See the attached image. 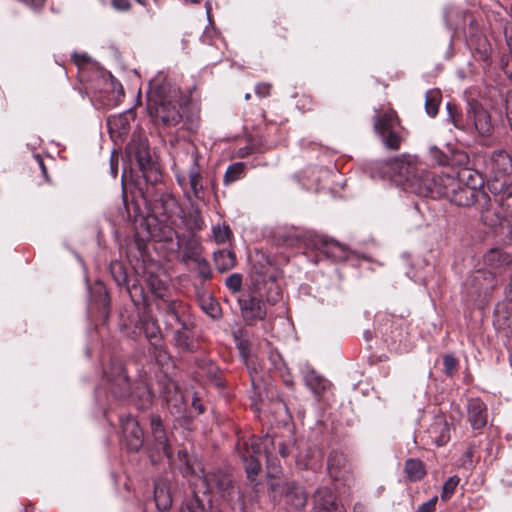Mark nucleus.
<instances>
[{
  "instance_id": "27",
  "label": "nucleus",
  "mask_w": 512,
  "mask_h": 512,
  "mask_svg": "<svg viewBox=\"0 0 512 512\" xmlns=\"http://www.w3.org/2000/svg\"><path fill=\"white\" fill-rule=\"evenodd\" d=\"M195 329L188 331H173L172 344L183 353H194L197 350Z\"/></svg>"
},
{
  "instance_id": "30",
  "label": "nucleus",
  "mask_w": 512,
  "mask_h": 512,
  "mask_svg": "<svg viewBox=\"0 0 512 512\" xmlns=\"http://www.w3.org/2000/svg\"><path fill=\"white\" fill-rule=\"evenodd\" d=\"M455 179L461 182L462 186L471 190H482L485 183L481 173L469 168L461 169Z\"/></svg>"
},
{
  "instance_id": "52",
  "label": "nucleus",
  "mask_w": 512,
  "mask_h": 512,
  "mask_svg": "<svg viewBox=\"0 0 512 512\" xmlns=\"http://www.w3.org/2000/svg\"><path fill=\"white\" fill-rule=\"evenodd\" d=\"M475 51L479 54V57L483 61H487L490 57V45L486 37L479 36L477 43L475 44Z\"/></svg>"
},
{
  "instance_id": "35",
  "label": "nucleus",
  "mask_w": 512,
  "mask_h": 512,
  "mask_svg": "<svg viewBox=\"0 0 512 512\" xmlns=\"http://www.w3.org/2000/svg\"><path fill=\"white\" fill-rule=\"evenodd\" d=\"M183 222L188 233H195L203 228L204 220L197 205L192 204L190 206L188 212L183 217Z\"/></svg>"
},
{
  "instance_id": "50",
  "label": "nucleus",
  "mask_w": 512,
  "mask_h": 512,
  "mask_svg": "<svg viewBox=\"0 0 512 512\" xmlns=\"http://www.w3.org/2000/svg\"><path fill=\"white\" fill-rule=\"evenodd\" d=\"M193 262L196 264L197 273L202 280L206 281L212 277L210 265L205 258L200 256L198 259L193 260Z\"/></svg>"
},
{
  "instance_id": "37",
  "label": "nucleus",
  "mask_w": 512,
  "mask_h": 512,
  "mask_svg": "<svg viewBox=\"0 0 512 512\" xmlns=\"http://www.w3.org/2000/svg\"><path fill=\"white\" fill-rule=\"evenodd\" d=\"M306 385L317 396L322 395L330 386V382L324 377L318 375L315 371H309L304 377Z\"/></svg>"
},
{
  "instance_id": "62",
  "label": "nucleus",
  "mask_w": 512,
  "mask_h": 512,
  "mask_svg": "<svg viewBox=\"0 0 512 512\" xmlns=\"http://www.w3.org/2000/svg\"><path fill=\"white\" fill-rule=\"evenodd\" d=\"M501 209L503 210V216L500 215V213L497 214V217L498 219H500L499 221V225L504 229V228H507V222H505V220H507V214L508 213H512L511 209H506V207H502L501 206ZM510 217H512V214H510Z\"/></svg>"
},
{
  "instance_id": "12",
  "label": "nucleus",
  "mask_w": 512,
  "mask_h": 512,
  "mask_svg": "<svg viewBox=\"0 0 512 512\" xmlns=\"http://www.w3.org/2000/svg\"><path fill=\"white\" fill-rule=\"evenodd\" d=\"M159 313L166 317V330L188 331L196 328L195 323L188 313V307L181 301L161 302L158 305Z\"/></svg>"
},
{
  "instance_id": "31",
  "label": "nucleus",
  "mask_w": 512,
  "mask_h": 512,
  "mask_svg": "<svg viewBox=\"0 0 512 512\" xmlns=\"http://www.w3.org/2000/svg\"><path fill=\"white\" fill-rule=\"evenodd\" d=\"M137 327L145 334L150 344L152 342H161V330L156 319L144 315L139 319Z\"/></svg>"
},
{
  "instance_id": "47",
  "label": "nucleus",
  "mask_w": 512,
  "mask_h": 512,
  "mask_svg": "<svg viewBox=\"0 0 512 512\" xmlns=\"http://www.w3.org/2000/svg\"><path fill=\"white\" fill-rule=\"evenodd\" d=\"M428 155L432 162L440 166L450 165V154L445 153L436 146L429 147Z\"/></svg>"
},
{
  "instance_id": "57",
  "label": "nucleus",
  "mask_w": 512,
  "mask_h": 512,
  "mask_svg": "<svg viewBox=\"0 0 512 512\" xmlns=\"http://www.w3.org/2000/svg\"><path fill=\"white\" fill-rule=\"evenodd\" d=\"M270 84L268 83H259L255 86V94L260 98H265L270 94Z\"/></svg>"
},
{
  "instance_id": "46",
  "label": "nucleus",
  "mask_w": 512,
  "mask_h": 512,
  "mask_svg": "<svg viewBox=\"0 0 512 512\" xmlns=\"http://www.w3.org/2000/svg\"><path fill=\"white\" fill-rule=\"evenodd\" d=\"M111 275L118 286H123L127 283V273L124 265L119 261L111 262L110 264Z\"/></svg>"
},
{
  "instance_id": "29",
  "label": "nucleus",
  "mask_w": 512,
  "mask_h": 512,
  "mask_svg": "<svg viewBox=\"0 0 512 512\" xmlns=\"http://www.w3.org/2000/svg\"><path fill=\"white\" fill-rule=\"evenodd\" d=\"M347 468V458L344 453L333 450L328 457L327 470L333 480H339L344 476Z\"/></svg>"
},
{
  "instance_id": "59",
  "label": "nucleus",
  "mask_w": 512,
  "mask_h": 512,
  "mask_svg": "<svg viewBox=\"0 0 512 512\" xmlns=\"http://www.w3.org/2000/svg\"><path fill=\"white\" fill-rule=\"evenodd\" d=\"M72 59L74 63L78 66L85 65L90 61V57L87 54L74 53Z\"/></svg>"
},
{
  "instance_id": "7",
  "label": "nucleus",
  "mask_w": 512,
  "mask_h": 512,
  "mask_svg": "<svg viewBox=\"0 0 512 512\" xmlns=\"http://www.w3.org/2000/svg\"><path fill=\"white\" fill-rule=\"evenodd\" d=\"M149 424L150 431L145 449L151 463L154 465L158 464L163 458L172 460L173 449L171 440L161 416L154 413L150 414Z\"/></svg>"
},
{
  "instance_id": "53",
  "label": "nucleus",
  "mask_w": 512,
  "mask_h": 512,
  "mask_svg": "<svg viewBox=\"0 0 512 512\" xmlns=\"http://www.w3.org/2000/svg\"><path fill=\"white\" fill-rule=\"evenodd\" d=\"M243 277L239 273H233L226 278V287L233 293H240L242 289Z\"/></svg>"
},
{
  "instance_id": "10",
  "label": "nucleus",
  "mask_w": 512,
  "mask_h": 512,
  "mask_svg": "<svg viewBox=\"0 0 512 512\" xmlns=\"http://www.w3.org/2000/svg\"><path fill=\"white\" fill-rule=\"evenodd\" d=\"M109 397L115 403H124L131 396V385L123 363L112 360L105 371Z\"/></svg>"
},
{
  "instance_id": "11",
  "label": "nucleus",
  "mask_w": 512,
  "mask_h": 512,
  "mask_svg": "<svg viewBox=\"0 0 512 512\" xmlns=\"http://www.w3.org/2000/svg\"><path fill=\"white\" fill-rule=\"evenodd\" d=\"M400 126V119L397 112L389 109L374 118V130L381 137L386 148L397 151L400 149L402 137L397 131Z\"/></svg>"
},
{
  "instance_id": "22",
  "label": "nucleus",
  "mask_w": 512,
  "mask_h": 512,
  "mask_svg": "<svg viewBox=\"0 0 512 512\" xmlns=\"http://www.w3.org/2000/svg\"><path fill=\"white\" fill-rule=\"evenodd\" d=\"M203 482L206 489L212 491L218 490L222 495H229L233 489V479L230 474L222 470L208 473L204 476Z\"/></svg>"
},
{
  "instance_id": "5",
  "label": "nucleus",
  "mask_w": 512,
  "mask_h": 512,
  "mask_svg": "<svg viewBox=\"0 0 512 512\" xmlns=\"http://www.w3.org/2000/svg\"><path fill=\"white\" fill-rule=\"evenodd\" d=\"M484 262L488 269L478 270L473 276L475 285L487 294L497 285L496 277H508L512 287V255L498 248L490 249L484 256Z\"/></svg>"
},
{
  "instance_id": "34",
  "label": "nucleus",
  "mask_w": 512,
  "mask_h": 512,
  "mask_svg": "<svg viewBox=\"0 0 512 512\" xmlns=\"http://www.w3.org/2000/svg\"><path fill=\"white\" fill-rule=\"evenodd\" d=\"M147 285L149 290L155 296L156 308L161 302H177L178 300L170 299L167 297V288L165 287L162 280L157 276H149L147 279Z\"/></svg>"
},
{
  "instance_id": "39",
  "label": "nucleus",
  "mask_w": 512,
  "mask_h": 512,
  "mask_svg": "<svg viewBox=\"0 0 512 512\" xmlns=\"http://www.w3.org/2000/svg\"><path fill=\"white\" fill-rule=\"evenodd\" d=\"M246 166L242 162H236L228 166L223 177V184L229 186L241 180L245 176Z\"/></svg>"
},
{
  "instance_id": "60",
  "label": "nucleus",
  "mask_w": 512,
  "mask_h": 512,
  "mask_svg": "<svg viewBox=\"0 0 512 512\" xmlns=\"http://www.w3.org/2000/svg\"><path fill=\"white\" fill-rule=\"evenodd\" d=\"M475 451H476V445L475 444H469V446L467 447L466 451L463 454L464 462L465 463L466 462H470V463L473 462Z\"/></svg>"
},
{
  "instance_id": "56",
  "label": "nucleus",
  "mask_w": 512,
  "mask_h": 512,
  "mask_svg": "<svg viewBox=\"0 0 512 512\" xmlns=\"http://www.w3.org/2000/svg\"><path fill=\"white\" fill-rule=\"evenodd\" d=\"M438 502V497L434 496L430 500H428L425 503H422L416 512H435L436 511V505Z\"/></svg>"
},
{
  "instance_id": "26",
  "label": "nucleus",
  "mask_w": 512,
  "mask_h": 512,
  "mask_svg": "<svg viewBox=\"0 0 512 512\" xmlns=\"http://www.w3.org/2000/svg\"><path fill=\"white\" fill-rule=\"evenodd\" d=\"M188 177L193 196L196 199H201L204 186L202 182V174L199 166V157L197 152L192 153V165L189 168Z\"/></svg>"
},
{
  "instance_id": "23",
  "label": "nucleus",
  "mask_w": 512,
  "mask_h": 512,
  "mask_svg": "<svg viewBox=\"0 0 512 512\" xmlns=\"http://www.w3.org/2000/svg\"><path fill=\"white\" fill-rule=\"evenodd\" d=\"M154 400V393L151 386L144 380L138 382L128 401H130L137 409L147 410L151 407Z\"/></svg>"
},
{
  "instance_id": "6",
  "label": "nucleus",
  "mask_w": 512,
  "mask_h": 512,
  "mask_svg": "<svg viewBox=\"0 0 512 512\" xmlns=\"http://www.w3.org/2000/svg\"><path fill=\"white\" fill-rule=\"evenodd\" d=\"M126 154L130 162H135L146 183H159L161 174L152 160L148 139L134 133L126 146Z\"/></svg>"
},
{
  "instance_id": "64",
  "label": "nucleus",
  "mask_w": 512,
  "mask_h": 512,
  "mask_svg": "<svg viewBox=\"0 0 512 512\" xmlns=\"http://www.w3.org/2000/svg\"><path fill=\"white\" fill-rule=\"evenodd\" d=\"M237 346L240 350V353L243 357H246L249 351V345L247 341L241 340L238 341Z\"/></svg>"
},
{
  "instance_id": "14",
  "label": "nucleus",
  "mask_w": 512,
  "mask_h": 512,
  "mask_svg": "<svg viewBox=\"0 0 512 512\" xmlns=\"http://www.w3.org/2000/svg\"><path fill=\"white\" fill-rule=\"evenodd\" d=\"M447 183L446 193L443 198L459 207H470L483 199L487 202L488 195L483 190H471L461 185L455 177L444 179Z\"/></svg>"
},
{
  "instance_id": "19",
  "label": "nucleus",
  "mask_w": 512,
  "mask_h": 512,
  "mask_svg": "<svg viewBox=\"0 0 512 512\" xmlns=\"http://www.w3.org/2000/svg\"><path fill=\"white\" fill-rule=\"evenodd\" d=\"M122 439L129 452H139L144 447V431L138 420L132 415L120 417Z\"/></svg>"
},
{
  "instance_id": "58",
  "label": "nucleus",
  "mask_w": 512,
  "mask_h": 512,
  "mask_svg": "<svg viewBox=\"0 0 512 512\" xmlns=\"http://www.w3.org/2000/svg\"><path fill=\"white\" fill-rule=\"evenodd\" d=\"M111 4L118 11H127L130 8L129 0H112Z\"/></svg>"
},
{
  "instance_id": "1",
  "label": "nucleus",
  "mask_w": 512,
  "mask_h": 512,
  "mask_svg": "<svg viewBox=\"0 0 512 512\" xmlns=\"http://www.w3.org/2000/svg\"><path fill=\"white\" fill-rule=\"evenodd\" d=\"M391 179L412 193L432 199L443 198L449 174L437 175L427 171L417 164L400 158H395L388 164Z\"/></svg>"
},
{
  "instance_id": "3",
  "label": "nucleus",
  "mask_w": 512,
  "mask_h": 512,
  "mask_svg": "<svg viewBox=\"0 0 512 512\" xmlns=\"http://www.w3.org/2000/svg\"><path fill=\"white\" fill-rule=\"evenodd\" d=\"M293 248L302 250L301 253L304 255L314 253L311 260L314 264H318L322 258L334 262L345 261L348 258L347 248L339 242L294 226L290 227V250Z\"/></svg>"
},
{
  "instance_id": "44",
  "label": "nucleus",
  "mask_w": 512,
  "mask_h": 512,
  "mask_svg": "<svg viewBox=\"0 0 512 512\" xmlns=\"http://www.w3.org/2000/svg\"><path fill=\"white\" fill-rule=\"evenodd\" d=\"M307 503V496L300 487L290 483V506L302 509Z\"/></svg>"
},
{
  "instance_id": "2",
  "label": "nucleus",
  "mask_w": 512,
  "mask_h": 512,
  "mask_svg": "<svg viewBox=\"0 0 512 512\" xmlns=\"http://www.w3.org/2000/svg\"><path fill=\"white\" fill-rule=\"evenodd\" d=\"M180 92L169 83L154 84L147 92V110L156 126L175 127L182 121Z\"/></svg>"
},
{
  "instance_id": "15",
  "label": "nucleus",
  "mask_w": 512,
  "mask_h": 512,
  "mask_svg": "<svg viewBox=\"0 0 512 512\" xmlns=\"http://www.w3.org/2000/svg\"><path fill=\"white\" fill-rule=\"evenodd\" d=\"M262 296V292L249 289L241 292L237 298L241 315L248 325H253L255 322L265 318L266 309L265 304L261 300Z\"/></svg>"
},
{
  "instance_id": "20",
  "label": "nucleus",
  "mask_w": 512,
  "mask_h": 512,
  "mask_svg": "<svg viewBox=\"0 0 512 512\" xmlns=\"http://www.w3.org/2000/svg\"><path fill=\"white\" fill-rule=\"evenodd\" d=\"M313 512H346L333 488L320 487L313 496Z\"/></svg>"
},
{
  "instance_id": "54",
  "label": "nucleus",
  "mask_w": 512,
  "mask_h": 512,
  "mask_svg": "<svg viewBox=\"0 0 512 512\" xmlns=\"http://www.w3.org/2000/svg\"><path fill=\"white\" fill-rule=\"evenodd\" d=\"M469 162V156L466 152L454 150L450 153V165H466Z\"/></svg>"
},
{
  "instance_id": "49",
  "label": "nucleus",
  "mask_w": 512,
  "mask_h": 512,
  "mask_svg": "<svg viewBox=\"0 0 512 512\" xmlns=\"http://www.w3.org/2000/svg\"><path fill=\"white\" fill-rule=\"evenodd\" d=\"M459 368V360L452 354L443 356V372L447 376L454 375Z\"/></svg>"
},
{
  "instance_id": "51",
  "label": "nucleus",
  "mask_w": 512,
  "mask_h": 512,
  "mask_svg": "<svg viewBox=\"0 0 512 512\" xmlns=\"http://www.w3.org/2000/svg\"><path fill=\"white\" fill-rule=\"evenodd\" d=\"M232 231L228 225H217L213 227V236L217 243H225L229 240Z\"/></svg>"
},
{
  "instance_id": "45",
  "label": "nucleus",
  "mask_w": 512,
  "mask_h": 512,
  "mask_svg": "<svg viewBox=\"0 0 512 512\" xmlns=\"http://www.w3.org/2000/svg\"><path fill=\"white\" fill-rule=\"evenodd\" d=\"M460 483V478L457 475L449 477L443 484L441 491V500L443 502L449 501L456 492V488Z\"/></svg>"
},
{
  "instance_id": "48",
  "label": "nucleus",
  "mask_w": 512,
  "mask_h": 512,
  "mask_svg": "<svg viewBox=\"0 0 512 512\" xmlns=\"http://www.w3.org/2000/svg\"><path fill=\"white\" fill-rule=\"evenodd\" d=\"M152 354L155 359V361L163 366L164 364H167L170 360V355L168 351L166 350L165 346L161 342H152Z\"/></svg>"
},
{
  "instance_id": "41",
  "label": "nucleus",
  "mask_w": 512,
  "mask_h": 512,
  "mask_svg": "<svg viewBox=\"0 0 512 512\" xmlns=\"http://www.w3.org/2000/svg\"><path fill=\"white\" fill-rule=\"evenodd\" d=\"M447 112L449 119L452 121L456 128L469 131L470 122L468 117H464L455 104L450 102L447 103Z\"/></svg>"
},
{
  "instance_id": "25",
  "label": "nucleus",
  "mask_w": 512,
  "mask_h": 512,
  "mask_svg": "<svg viewBox=\"0 0 512 512\" xmlns=\"http://www.w3.org/2000/svg\"><path fill=\"white\" fill-rule=\"evenodd\" d=\"M154 501L158 510L166 511L172 505L170 485L167 479L158 478L154 482Z\"/></svg>"
},
{
  "instance_id": "63",
  "label": "nucleus",
  "mask_w": 512,
  "mask_h": 512,
  "mask_svg": "<svg viewBox=\"0 0 512 512\" xmlns=\"http://www.w3.org/2000/svg\"><path fill=\"white\" fill-rule=\"evenodd\" d=\"M34 158H35L37 165H38L39 169L41 170L43 176L47 179L48 178L47 168L44 164L42 157L37 154L34 156Z\"/></svg>"
},
{
  "instance_id": "8",
  "label": "nucleus",
  "mask_w": 512,
  "mask_h": 512,
  "mask_svg": "<svg viewBox=\"0 0 512 512\" xmlns=\"http://www.w3.org/2000/svg\"><path fill=\"white\" fill-rule=\"evenodd\" d=\"M157 185L158 183H146L142 197L149 215L159 223H165L179 209V205L171 194L162 191Z\"/></svg>"
},
{
  "instance_id": "9",
  "label": "nucleus",
  "mask_w": 512,
  "mask_h": 512,
  "mask_svg": "<svg viewBox=\"0 0 512 512\" xmlns=\"http://www.w3.org/2000/svg\"><path fill=\"white\" fill-rule=\"evenodd\" d=\"M254 289L258 292L265 291L267 301L275 304L282 297V284L284 281V270L276 263L268 262L263 270H256L251 278Z\"/></svg>"
},
{
  "instance_id": "33",
  "label": "nucleus",
  "mask_w": 512,
  "mask_h": 512,
  "mask_svg": "<svg viewBox=\"0 0 512 512\" xmlns=\"http://www.w3.org/2000/svg\"><path fill=\"white\" fill-rule=\"evenodd\" d=\"M323 453L320 449L308 448L304 458H297L296 464L302 469H311L313 471L322 466Z\"/></svg>"
},
{
  "instance_id": "21",
  "label": "nucleus",
  "mask_w": 512,
  "mask_h": 512,
  "mask_svg": "<svg viewBox=\"0 0 512 512\" xmlns=\"http://www.w3.org/2000/svg\"><path fill=\"white\" fill-rule=\"evenodd\" d=\"M162 395L172 415L181 416L186 411L184 396L173 380L168 378L164 380Z\"/></svg>"
},
{
  "instance_id": "55",
  "label": "nucleus",
  "mask_w": 512,
  "mask_h": 512,
  "mask_svg": "<svg viewBox=\"0 0 512 512\" xmlns=\"http://www.w3.org/2000/svg\"><path fill=\"white\" fill-rule=\"evenodd\" d=\"M293 97L297 99L295 106L300 111L305 112L312 109V98L310 96L303 94L299 97L298 93H295Z\"/></svg>"
},
{
  "instance_id": "32",
  "label": "nucleus",
  "mask_w": 512,
  "mask_h": 512,
  "mask_svg": "<svg viewBox=\"0 0 512 512\" xmlns=\"http://www.w3.org/2000/svg\"><path fill=\"white\" fill-rule=\"evenodd\" d=\"M405 477L410 482L421 481L427 474L424 462L417 458H409L404 464Z\"/></svg>"
},
{
  "instance_id": "28",
  "label": "nucleus",
  "mask_w": 512,
  "mask_h": 512,
  "mask_svg": "<svg viewBox=\"0 0 512 512\" xmlns=\"http://www.w3.org/2000/svg\"><path fill=\"white\" fill-rule=\"evenodd\" d=\"M491 29L504 34L506 44L512 52V22L502 15L501 12H492L489 16Z\"/></svg>"
},
{
  "instance_id": "36",
  "label": "nucleus",
  "mask_w": 512,
  "mask_h": 512,
  "mask_svg": "<svg viewBox=\"0 0 512 512\" xmlns=\"http://www.w3.org/2000/svg\"><path fill=\"white\" fill-rule=\"evenodd\" d=\"M110 134L122 136L128 133L130 124L127 114L110 115L107 119Z\"/></svg>"
},
{
  "instance_id": "18",
  "label": "nucleus",
  "mask_w": 512,
  "mask_h": 512,
  "mask_svg": "<svg viewBox=\"0 0 512 512\" xmlns=\"http://www.w3.org/2000/svg\"><path fill=\"white\" fill-rule=\"evenodd\" d=\"M467 117L469 119V131L475 130L481 136H489L493 132L491 115L483 105L471 99L467 103Z\"/></svg>"
},
{
  "instance_id": "4",
  "label": "nucleus",
  "mask_w": 512,
  "mask_h": 512,
  "mask_svg": "<svg viewBox=\"0 0 512 512\" xmlns=\"http://www.w3.org/2000/svg\"><path fill=\"white\" fill-rule=\"evenodd\" d=\"M485 166L489 174L487 188L495 202L503 205L512 199V157L503 149L495 150L487 158ZM507 205L512 207V203Z\"/></svg>"
},
{
  "instance_id": "42",
  "label": "nucleus",
  "mask_w": 512,
  "mask_h": 512,
  "mask_svg": "<svg viewBox=\"0 0 512 512\" xmlns=\"http://www.w3.org/2000/svg\"><path fill=\"white\" fill-rule=\"evenodd\" d=\"M179 512H206L205 505L199 496L193 494L184 499Z\"/></svg>"
},
{
  "instance_id": "43",
  "label": "nucleus",
  "mask_w": 512,
  "mask_h": 512,
  "mask_svg": "<svg viewBox=\"0 0 512 512\" xmlns=\"http://www.w3.org/2000/svg\"><path fill=\"white\" fill-rule=\"evenodd\" d=\"M269 361H270L271 365L273 366L274 370L279 372L284 383H287L286 375L288 374V368H287L286 361H285L283 355L280 354L276 350H272L269 355Z\"/></svg>"
},
{
  "instance_id": "40",
  "label": "nucleus",
  "mask_w": 512,
  "mask_h": 512,
  "mask_svg": "<svg viewBox=\"0 0 512 512\" xmlns=\"http://www.w3.org/2000/svg\"><path fill=\"white\" fill-rule=\"evenodd\" d=\"M441 92L438 89L428 90L425 94V110L431 117L438 114L441 103Z\"/></svg>"
},
{
  "instance_id": "16",
  "label": "nucleus",
  "mask_w": 512,
  "mask_h": 512,
  "mask_svg": "<svg viewBox=\"0 0 512 512\" xmlns=\"http://www.w3.org/2000/svg\"><path fill=\"white\" fill-rule=\"evenodd\" d=\"M450 439L451 424L448 422L446 415L439 410L421 436V441L426 446L441 447L445 446Z\"/></svg>"
},
{
  "instance_id": "17",
  "label": "nucleus",
  "mask_w": 512,
  "mask_h": 512,
  "mask_svg": "<svg viewBox=\"0 0 512 512\" xmlns=\"http://www.w3.org/2000/svg\"><path fill=\"white\" fill-rule=\"evenodd\" d=\"M238 452L245 463L248 478L254 480L261 469L259 457L262 454V445L259 439L253 436L248 440L239 441Z\"/></svg>"
},
{
  "instance_id": "13",
  "label": "nucleus",
  "mask_w": 512,
  "mask_h": 512,
  "mask_svg": "<svg viewBox=\"0 0 512 512\" xmlns=\"http://www.w3.org/2000/svg\"><path fill=\"white\" fill-rule=\"evenodd\" d=\"M173 236L177 239V247L180 251L179 259L187 264L189 261L198 259L202 253V245L199 237L195 233H177L170 226L165 225L162 229L160 240L172 241Z\"/></svg>"
},
{
  "instance_id": "38",
  "label": "nucleus",
  "mask_w": 512,
  "mask_h": 512,
  "mask_svg": "<svg viewBox=\"0 0 512 512\" xmlns=\"http://www.w3.org/2000/svg\"><path fill=\"white\" fill-rule=\"evenodd\" d=\"M214 262L220 272H226L235 266V254L230 250H219L214 253Z\"/></svg>"
},
{
  "instance_id": "61",
  "label": "nucleus",
  "mask_w": 512,
  "mask_h": 512,
  "mask_svg": "<svg viewBox=\"0 0 512 512\" xmlns=\"http://www.w3.org/2000/svg\"><path fill=\"white\" fill-rule=\"evenodd\" d=\"M191 406L197 412V415H200L205 411L204 405L200 402V399L196 395H194L192 399Z\"/></svg>"
},
{
  "instance_id": "24",
  "label": "nucleus",
  "mask_w": 512,
  "mask_h": 512,
  "mask_svg": "<svg viewBox=\"0 0 512 512\" xmlns=\"http://www.w3.org/2000/svg\"><path fill=\"white\" fill-rule=\"evenodd\" d=\"M487 406L480 398H472L468 402V421L473 429L479 430L487 424Z\"/></svg>"
}]
</instances>
